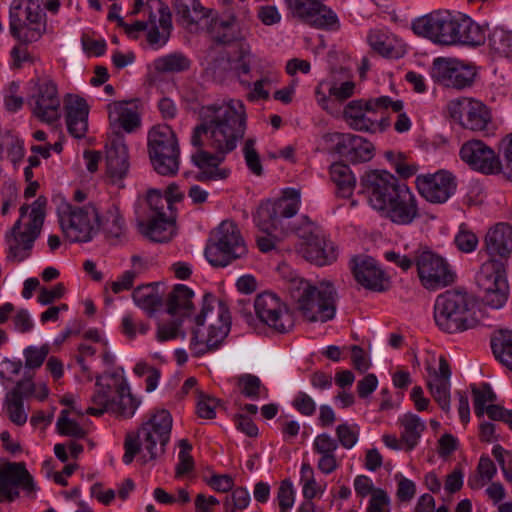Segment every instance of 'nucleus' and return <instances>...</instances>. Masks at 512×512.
Masks as SVG:
<instances>
[{
	"label": "nucleus",
	"instance_id": "f257e3e1",
	"mask_svg": "<svg viewBox=\"0 0 512 512\" xmlns=\"http://www.w3.org/2000/svg\"><path fill=\"white\" fill-rule=\"evenodd\" d=\"M246 129V112L240 100L203 106L200 124L191 135V144L198 148L192 155L193 163L200 169L195 178L199 181L226 179L229 170L219 164L233 151L243 138Z\"/></svg>",
	"mask_w": 512,
	"mask_h": 512
},
{
	"label": "nucleus",
	"instance_id": "f03ea898",
	"mask_svg": "<svg viewBox=\"0 0 512 512\" xmlns=\"http://www.w3.org/2000/svg\"><path fill=\"white\" fill-rule=\"evenodd\" d=\"M483 248L489 258L481 265L476 283L483 292V303L500 309L509 295L506 266L512 254V226L507 222L491 226L485 234Z\"/></svg>",
	"mask_w": 512,
	"mask_h": 512
},
{
	"label": "nucleus",
	"instance_id": "7ed1b4c3",
	"mask_svg": "<svg viewBox=\"0 0 512 512\" xmlns=\"http://www.w3.org/2000/svg\"><path fill=\"white\" fill-rule=\"evenodd\" d=\"M411 29L420 37L441 46H478L485 42V32L470 17L448 10H435L416 18Z\"/></svg>",
	"mask_w": 512,
	"mask_h": 512
},
{
	"label": "nucleus",
	"instance_id": "20e7f679",
	"mask_svg": "<svg viewBox=\"0 0 512 512\" xmlns=\"http://www.w3.org/2000/svg\"><path fill=\"white\" fill-rule=\"evenodd\" d=\"M231 317L225 303L212 294H205L200 312L194 317L190 348L196 356L215 350L227 337Z\"/></svg>",
	"mask_w": 512,
	"mask_h": 512
},
{
	"label": "nucleus",
	"instance_id": "39448f33",
	"mask_svg": "<svg viewBox=\"0 0 512 512\" xmlns=\"http://www.w3.org/2000/svg\"><path fill=\"white\" fill-rule=\"evenodd\" d=\"M288 292L305 321L325 323L335 317L338 293L331 281L321 280L312 284L295 277L289 282Z\"/></svg>",
	"mask_w": 512,
	"mask_h": 512
},
{
	"label": "nucleus",
	"instance_id": "423d86ee",
	"mask_svg": "<svg viewBox=\"0 0 512 512\" xmlns=\"http://www.w3.org/2000/svg\"><path fill=\"white\" fill-rule=\"evenodd\" d=\"M172 416L168 410L160 409L151 414L142 423L137 432H128L124 441L123 462L132 463L135 456L143 449L144 462L155 460L165 453L172 431Z\"/></svg>",
	"mask_w": 512,
	"mask_h": 512
},
{
	"label": "nucleus",
	"instance_id": "0eeeda50",
	"mask_svg": "<svg viewBox=\"0 0 512 512\" xmlns=\"http://www.w3.org/2000/svg\"><path fill=\"white\" fill-rule=\"evenodd\" d=\"M434 320L442 331L459 333L482 323L483 313L469 294L450 290L436 298Z\"/></svg>",
	"mask_w": 512,
	"mask_h": 512
},
{
	"label": "nucleus",
	"instance_id": "6e6552de",
	"mask_svg": "<svg viewBox=\"0 0 512 512\" xmlns=\"http://www.w3.org/2000/svg\"><path fill=\"white\" fill-rule=\"evenodd\" d=\"M46 200L38 198L31 205L27 221L17 220L6 234L7 259L21 262L31 254L35 240L39 237L45 218Z\"/></svg>",
	"mask_w": 512,
	"mask_h": 512
},
{
	"label": "nucleus",
	"instance_id": "1a4fd4ad",
	"mask_svg": "<svg viewBox=\"0 0 512 512\" xmlns=\"http://www.w3.org/2000/svg\"><path fill=\"white\" fill-rule=\"evenodd\" d=\"M148 153L154 170L174 176L179 170L180 149L175 132L168 125L154 126L148 133Z\"/></svg>",
	"mask_w": 512,
	"mask_h": 512
},
{
	"label": "nucleus",
	"instance_id": "9d476101",
	"mask_svg": "<svg viewBox=\"0 0 512 512\" xmlns=\"http://www.w3.org/2000/svg\"><path fill=\"white\" fill-rule=\"evenodd\" d=\"M59 222L65 236L72 242H88L100 229L98 210L93 205L63 204L58 209Z\"/></svg>",
	"mask_w": 512,
	"mask_h": 512
},
{
	"label": "nucleus",
	"instance_id": "9b49d317",
	"mask_svg": "<svg viewBox=\"0 0 512 512\" xmlns=\"http://www.w3.org/2000/svg\"><path fill=\"white\" fill-rule=\"evenodd\" d=\"M46 30L39 0H14L10 8V31L18 40L32 43Z\"/></svg>",
	"mask_w": 512,
	"mask_h": 512
},
{
	"label": "nucleus",
	"instance_id": "f8f14e48",
	"mask_svg": "<svg viewBox=\"0 0 512 512\" xmlns=\"http://www.w3.org/2000/svg\"><path fill=\"white\" fill-rule=\"evenodd\" d=\"M247 248L237 225L232 221H223L216 229L213 241L207 245L205 256L215 267H224L232 260L242 258Z\"/></svg>",
	"mask_w": 512,
	"mask_h": 512
},
{
	"label": "nucleus",
	"instance_id": "ddd939ff",
	"mask_svg": "<svg viewBox=\"0 0 512 512\" xmlns=\"http://www.w3.org/2000/svg\"><path fill=\"white\" fill-rule=\"evenodd\" d=\"M250 18L247 7H231L225 9L219 16L213 9L204 22V31L220 44H230L242 40L244 35L243 25Z\"/></svg>",
	"mask_w": 512,
	"mask_h": 512
},
{
	"label": "nucleus",
	"instance_id": "4468645a",
	"mask_svg": "<svg viewBox=\"0 0 512 512\" xmlns=\"http://www.w3.org/2000/svg\"><path fill=\"white\" fill-rule=\"evenodd\" d=\"M414 262L421 285L430 291L442 289L454 282L455 274L442 256L428 249L415 252Z\"/></svg>",
	"mask_w": 512,
	"mask_h": 512
},
{
	"label": "nucleus",
	"instance_id": "2eb2a0df",
	"mask_svg": "<svg viewBox=\"0 0 512 512\" xmlns=\"http://www.w3.org/2000/svg\"><path fill=\"white\" fill-rule=\"evenodd\" d=\"M362 193L370 206L379 213L387 207L404 183L385 170H371L360 179Z\"/></svg>",
	"mask_w": 512,
	"mask_h": 512
},
{
	"label": "nucleus",
	"instance_id": "dca6fc26",
	"mask_svg": "<svg viewBox=\"0 0 512 512\" xmlns=\"http://www.w3.org/2000/svg\"><path fill=\"white\" fill-rule=\"evenodd\" d=\"M391 108L394 112H399L403 108V102L393 101L388 96H381L374 99L352 100L343 110V116L348 125L357 131H373L376 128V120L369 114H374L379 109Z\"/></svg>",
	"mask_w": 512,
	"mask_h": 512
},
{
	"label": "nucleus",
	"instance_id": "f3484780",
	"mask_svg": "<svg viewBox=\"0 0 512 512\" xmlns=\"http://www.w3.org/2000/svg\"><path fill=\"white\" fill-rule=\"evenodd\" d=\"M259 321L273 332L284 334L294 327V318L287 304L276 294L264 292L254 300Z\"/></svg>",
	"mask_w": 512,
	"mask_h": 512
},
{
	"label": "nucleus",
	"instance_id": "a211bd4d",
	"mask_svg": "<svg viewBox=\"0 0 512 512\" xmlns=\"http://www.w3.org/2000/svg\"><path fill=\"white\" fill-rule=\"evenodd\" d=\"M28 105L40 121H58L61 117V100L56 83L50 78H38L33 83Z\"/></svg>",
	"mask_w": 512,
	"mask_h": 512
},
{
	"label": "nucleus",
	"instance_id": "6ab92c4d",
	"mask_svg": "<svg viewBox=\"0 0 512 512\" xmlns=\"http://www.w3.org/2000/svg\"><path fill=\"white\" fill-rule=\"evenodd\" d=\"M148 203L152 214L147 223H138L140 233L154 242L169 241L175 230L173 213L170 211L168 215L166 212V209H170L169 203L157 191L148 194Z\"/></svg>",
	"mask_w": 512,
	"mask_h": 512
},
{
	"label": "nucleus",
	"instance_id": "aec40b11",
	"mask_svg": "<svg viewBox=\"0 0 512 512\" xmlns=\"http://www.w3.org/2000/svg\"><path fill=\"white\" fill-rule=\"evenodd\" d=\"M448 111L461 127L474 132L487 130L491 123V113L488 107L474 98L454 99L449 102Z\"/></svg>",
	"mask_w": 512,
	"mask_h": 512
},
{
	"label": "nucleus",
	"instance_id": "412c9836",
	"mask_svg": "<svg viewBox=\"0 0 512 512\" xmlns=\"http://www.w3.org/2000/svg\"><path fill=\"white\" fill-rule=\"evenodd\" d=\"M292 14L319 29L337 31L340 22L336 13L319 0H286Z\"/></svg>",
	"mask_w": 512,
	"mask_h": 512
},
{
	"label": "nucleus",
	"instance_id": "4be33fe9",
	"mask_svg": "<svg viewBox=\"0 0 512 512\" xmlns=\"http://www.w3.org/2000/svg\"><path fill=\"white\" fill-rule=\"evenodd\" d=\"M474 66L456 58H437L433 62L432 77L446 87L463 89L474 82Z\"/></svg>",
	"mask_w": 512,
	"mask_h": 512
},
{
	"label": "nucleus",
	"instance_id": "5701e85b",
	"mask_svg": "<svg viewBox=\"0 0 512 512\" xmlns=\"http://www.w3.org/2000/svg\"><path fill=\"white\" fill-rule=\"evenodd\" d=\"M300 205V192L295 189L285 191L284 195L271 204L263 206L259 211L262 222L259 227L271 235L283 226L282 219L294 216Z\"/></svg>",
	"mask_w": 512,
	"mask_h": 512
},
{
	"label": "nucleus",
	"instance_id": "b1692460",
	"mask_svg": "<svg viewBox=\"0 0 512 512\" xmlns=\"http://www.w3.org/2000/svg\"><path fill=\"white\" fill-rule=\"evenodd\" d=\"M415 183L420 195L434 204L445 203L454 194L457 187L455 177L445 170L418 175Z\"/></svg>",
	"mask_w": 512,
	"mask_h": 512
},
{
	"label": "nucleus",
	"instance_id": "393cba45",
	"mask_svg": "<svg viewBox=\"0 0 512 512\" xmlns=\"http://www.w3.org/2000/svg\"><path fill=\"white\" fill-rule=\"evenodd\" d=\"M19 488L28 494L34 492L32 476L21 462H0V491L6 502H12L19 496Z\"/></svg>",
	"mask_w": 512,
	"mask_h": 512
},
{
	"label": "nucleus",
	"instance_id": "a878e982",
	"mask_svg": "<svg viewBox=\"0 0 512 512\" xmlns=\"http://www.w3.org/2000/svg\"><path fill=\"white\" fill-rule=\"evenodd\" d=\"M460 156L472 169L484 174H496L502 170L499 157L481 140L464 143L460 149Z\"/></svg>",
	"mask_w": 512,
	"mask_h": 512
},
{
	"label": "nucleus",
	"instance_id": "bb28decb",
	"mask_svg": "<svg viewBox=\"0 0 512 512\" xmlns=\"http://www.w3.org/2000/svg\"><path fill=\"white\" fill-rule=\"evenodd\" d=\"M328 139L334 150L351 163L370 161L374 156V145L367 139L350 133H332Z\"/></svg>",
	"mask_w": 512,
	"mask_h": 512
},
{
	"label": "nucleus",
	"instance_id": "cd10ccee",
	"mask_svg": "<svg viewBox=\"0 0 512 512\" xmlns=\"http://www.w3.org/2000/svg\"><path fill=\"white\" fill-rule=\"evenodd\" d=\"M380 214L395 224L408 225L419 217L417 198L404 184Z\"/></svg>",
	"mask_w": 512,
	"mask_h": 512
},
{
	"label": "nucleus",
	"instance_id": "c85d7f7f",
	"mask_svg": "<svg viewBox=\"0 0 512 512\" xmlns=\"http://www.w3.org/2000/svg\"><path fill=\"white\" fill-rule=\"evenodd\" d=\"M96 389L91 396L92 406L86 413L93 416H101L105 412L110 413V408L115 399L116 389H122V375L117 372L105 373L96 377Z\"/></svg>",
	"mask_w": 512,
	"mask_h": 512
},
{
	"label": "nucleus",
	"instance_id": "c756f323",
	"mask_svg": "<svg viewBox=\"0 0 512 512\" xmlns=\"http://www.w3.org/2000/svg\"><path fill=\"white\" fill-rule=\"evenodd\" d=\"M472 394L477 417L481 418L486 413L491 420L503 421L512 430V410H506L493 404L496 401V395L488 384H483L480 387L472 386Z\"/></svg>",
	"mask_w": 512,
	"mask_h": 512
},
{
	"label": "nucleus",
	"instance_id": "7c9ffc66",
	"mask_svg": "<svg viewBox=\"0 0 512 512\" xmlns=\"http://www.w3.org/2000/svg\"><path fill=\"white\" fill-rule=\"evenodd\" d=\"M296 250L306 261L319 267L334 263L338 257L337 247L324 232L313 240L298 243Z\"/></svg>",
	"mask_w": 512,
	"mask_h": 512
},
{
	"label": "nucleus",
	"instance_id": "2f4dec72",
	"mask_svg": "<svg viewBox=\"0 0 512 512\" xmlns=\"http://www.w3.org/2000/svg\"><path fill=\"white\" fill-rule=\"evenodd\" d=\"M173 6L184 29L193 34L204 31V22L210 16L211 9L202 6L199 0H174Z\"/></svg>",
	"mask_w": 512,
	"mask_h": 512
},
{
	"label": "nucleus",
	"instance_id": "473e14b6",
	"mask_svg": "<svg viewBox=\"0 0 512 512\" xmlns=\"http://www.w3.org/2000/svg\"><path fill=\"white\" fill-rule=\"evenodd\" d=\"M63 105L68 132L75 138H83L88 131L89 105L86 100L67 94Z\"/></svg>",
	"mask_w": 512,
	"mask_h": 512
},
{
	"label": "nucleus",
	"instance_id": "72a5a7b5",
	"mask_svg": "<svg viewBox=\"0 0 512 512\" xmlns=\"http://www.w3.org/2000/svg\"><path fill=\"white\" fill-rule=\"evenodd\" d=\"M429 373L427 387L434 400L444 411L450 409V376L451 371L444 357L439 359V370L436 371L430 364L427 365Z\"/></svg>",
	"mask_w": 512,
	"mask_h": 512
},
{
	"label": "nucleus",
	"instance_id": "f704fd0d",
	"mask_svg": "<svg viewBox=\"0 0 512 512\" xmlns=\"http://www.w3.org/2000/svg\"><path fill=\"white\" fill-rule=\"evenodd\" d=\"M129 171L128 150L121 140H114L106 150V175L111 183L122 187Z\"/></svg>",
	"mask_w": 512,
	"mask_h": 512
},
{
	"label": "nucleus",
	"instance_id": "c9c22d12",
	"mask_svg": "<svg viewBox=\"0 0 512 512\" xmlns=\"http://www.w3.org/2000/svg\"><path fill=\"white\" fill-rule=\"evenodd\" d=\"M107 112L114 130L122 129L131 133L140 126V115L132 101H114L107 105Z\"/></svg>",
	"mask_w": 512,
	"mask_h": 512
},
{
	"label": "nucleus",
	"instance_id": "e433bc0d",
	"mask_svg": "<svg viewBox=\"0 0 512 512\" xmlns=\"http://www.w3.org/2000/svg\"><path fill=\"white\" fill-rule=\"evenodd\" d=\"M352 271L355 280L363 287L373 291L385 290L384 272L378 267L374 259L369 257L354 258Z\"/></svg>",
	"mask_w": 512,
	"mask_h": 512
},
{
	"label": "nucleus",
	"instance_id": "4c0bfd02",
	"mask_svg": "<svg viewBox=\"0 0 512 512\" xmlns=\"http://www.w3.org/2000/svg\"><path fill=\"white\" fill-rule=\"evenodd\" d=\"M250 49L241 45L239 56L232 60L227 53H221L209 63L206 71L210 72L214 78L223 77L228 71H234L239 77L247 75L250 72Z\"/></svg>",
	"mask_w": 512,
	"mask_h": 512
},
{
	"label": "nucleus",
	"instance_id": "58836bf2",
	"mask_svg": "<svg viewBox=\"0 0 512 512\" xmlns=\"http://www.w3.org/2000/svg\"><path fill=\"white\" fill-rule=\"evenodd\" d=\"M157 2V9L160 14L158 24H156V16L153 14L149 15V27L147 32V41L152 46L161 47L169 39L170 31L172 28L171 13L167 6L162 2Z\"/></svg>",
	"mask_w": 512,
	"mask_h": 512
},
{
	"label": "nucleus",
	"instance_id": "ea45409f",
	"mask_svg": "<svg viewBox=\"0 0 512 512\" xmlns=\"http://www.w3.org/2000/svg\"><path fill=\"white\" fill-rule=\"evenodd\" d=\"M140 402L130 393L129 387L122 376V389H116L115 399L110 408V413L117 418H132Z\"/></svg>",
	"mask_w": 512,
	"mask_h": 512
},
{
	"label": "nucleus",
	"instance_id": "a19ab883",
	"mask_svg": "<svg viewBox=\"0 0 512 512\" xmlns=\"http://www.w3.org/2000/svg\"><path fill=\"white\" fill-rule=\"evenodd\" d=\"M194 292L185 285L179 284L170 292L167 299V312L170 315L188 316L193 309Z\"/></svg>",
	"mask_w": 512,
	"mask_h": 512
},
{
	"label": "nucleus",
	"instance_id": "79ce46f5",
	"mask_svg": "<svg viewBox=\"0 0 512 512\" xmlns=\"http://www.w3.org/2000/svg\"><path fill=\"white\" fill-rule=\"evenodd\" d=\"M402 427L401 441L407 450H412L425 430V423L415 414L407 413L399 418Z\"/></svg>",
	"mask_w": 512,
	"mask_h": 512
},
{
	"label": "nucleus",
	"instance_id": "37998d69",
	"mask_svg": "<svg viewBox=\"0 0 512 512\" xmlns=\"http://www.w3.org/2000/svg\"><path fill=\"white\" fill-rule=\"evenodd\" d=\"M33 384L30 381L20 382L11 394L8 400L7 411L9 419L16 425L21 426L27 421V414L24 410L21 395L23 393H31Z\"/></svg>",
	"mask_w": 512,
	"mask_h": 512
},
{
	"label": "nucleus",
	"instance_id": "c03bdc74",
	"mask_svg": "<svg viewBox=\"0 0 512 512\" xmlns=\"http://www.w3.org/2000/svg\"><path fill=\"white\" fill-rule=\"evenodd\" d=\"M331 180L337 186L338 194L348 198L353 194L356 179L350 167L343 163H334L330 167Z\"/></svg>",
	"mask_w": 512,
	"mask_h": 512
},
{
	"label": "nucleus",
	"instance_id": "a18cd8bd",
	"mask_svg": "<svg viewBox=\"0 0 512 512\" xmlns=\"http://www.w3.org/2000/svg\"><path fill=\"white\" fill-rule=\"evenodd\" d=\"M497 473V468L488 456H481L476 472L469 476L467 485L473 490H480L490 482Z\"/></svg>",
	"mask_w": 512,
	"mask_h": 512
},
{
	"label": "nucleus",
	"instance_id": "49530a36",
	"mask_svg": "<svg viewBox=\"0 0 512 512\" xmlns=\"http://www.w3.org/2000/svg\"><path fill=\"white\" fill-rule=\"evenodd\" d=\"M153 66L159 73H179L189 69L190 60L184 54L175 52L158 57Z\"/></svg>",
	"mask_w": 512,
	"mask_h": 512
},
{
	"label": "nucleus",
	"instance_id": "de8ad7c7",
	"mask_svg": "<svg viewBox=\"0 0 512 512\" xmlns=\"http://www.w3.org/2000/svg\"><path fill=\"white\" fill-rule=\"evenodd\" d=\"M132 297L136 305L146 311L149 315H153L154 312L162 305L161 297L151 286L137 287L133 291Z\"/></svg>",
	"mask_w": 512,
	"mask_h": 512
},
{
	"label": "nucleus",
	"instance_id": "09e8293b",
	"mask_svg": "<svg viewBox=\"0 0 512 512\" xmlns=\"http://www.w3.org/2000/svg\"><path fill=\"white\" fill-rule=\"evenodd\" d=\"M368 42L371 48L385 57L395 56V45L397 39L393 35L382 30H372L368 35Z\"/></svg>",
	"mask_w": 512,
	"mask_h": 512
},
{
	"label": "nucleus",
	"instance_id": "8fccbe9b",
	"mask_svg": "<svg viewBox=\"0 0 512 512\" xmlns=\"http://www.w3.org/2000/svg\"><path fill=\"white\" fill-rule=\"evenodd\" d=\"M100 227L103 228L107 236L112 238H119L124 234V219L117 207L113 206L106 212L104 220L100 221Z\"/></svg>",
	"mask_w": 512,
	"mask_h": 512
},
{
	"label": "nucleus",
	"instance_id": "3c124183",
	"mask_svg": "<svg viewBox=\"0 0 512 512\" xmlns=\"http://www.w3.org/2000/svg\"><path fill=\"white\" fill-rule=\"evenodd\" d=\"M489 46L497 54L512 56V32L495 28L489 35Z\"/></svg>",
	"mask_w": 512,
	"mask_h": 512
},
{
	"label": "nucleus",
	"instance_id": "603ef678",
	"mask_svg": "<svg viewBox=\"0 0 512 512\" xmlns=\"http://www.w3.org/2000/svg\"><path fill=\"white\" fill-rule=\"evenodd\" d=\"M291 232L298 237L299 243H304L317 238L323 230L307 216H302L294 222Z\"/></svg>",
	"mask_w": 512,
	"mask_h": 512
},
{
	"label": "nucleus",
	"instance_id": "864d4df0",
	"mask_svg": "<svg viewBox=\"0 0 512 512\" xmlns=\"http://www.w3.org/2000/svg\"><path fill=\"white\" fill-rule=\"evenodd\" d=\"M303 497L306 500H312L323 493V489L317 484L314 477V470L309 463H303L301 466V478Z\"/></svg>",
	"mask_w": 512,
	"mask_h": 512
},
{
	"label": "nucleus",
	"instance_id": "5fc2aeb1",
	"mask_svg": "<svg viewBox=\"0 0 512 512\" xmlns=\"http://www.w3.org/2000/svg\"><path fill=\"white\" fill-rule=\"evenodd\" d=\"M68 410H62L57 420V430L61 435L72 438H84L86 430L75 420L69 418Z\"/></svg>",
	"mask_w": 512,
	"mask_h": 512
},
{
	"label": "nucleus",
	"instance_id": "6e6d98bb",
	"mask_svg": "<svg viewBox=\"0 0 512 512\" xmlns=\"http://www.w3.org/2000/svg\"><path fill=\"white\" fill-rule=\"evenodd\" d=\"M250 503L249 492L242 487L233 490L232 494L226 496L224 507L226 512H236L237 510H244Z\"/></svg>",
	"mask_w": 512,
	"mask_h": 512
},
{
	"label": "nucleus",
	"instance_id": "4d7b16f0",
	"mask_svg": "<svg viewBox=\"0 0 512 512\" xmlns=\"http://www.w3.org/2000/svg\"><path fill=\"white\" fill-rule=\"evenodd\" d=\"M336 436L338 442L345 449H351L355 446L359 438V427L356 424L342 423L336 427Z\"/></svg>",
	"mask_w": 512,
	"mask_h": 512
},
{
	"label": "nucleus",
	"instance_id": "13d9d810",
	"mask_svg": "<svg viewBox=\"0 0 512 512\" xmlns=\"http://www.w3.org/2000/svg\"><path fill=\"white\" fill-rule=\"evenodd\" d=\"M454 243L463 253H471L476 250L479 240L477 235L465 226H461L455 235Z\"/></svg>",
	"mask_w": 512,
	"mask_h": 512
},
{
	"label": "nucleus",
	"instance_id": "bf43d9fd",
	"mask_svg": "<svg viewBox=\"0 0 512 512\" xmlns=\"http://www.w3.org/2000/svg\"><path fill=\"white\" fill-rule=\"evenodd\" d=\"M179 463L176 466V476L181 477L194 469V461L190 454L191 444L186 439L179 441Z\"/></svg>",
	"mask_w": 512,
	"mask_h": 512
},
{
	"label": "nucleus",
	"instance_id": "052dcab7",
	"mask_svg": "<svg viewBox=\"0 0 512 512\" xmlns=\"http://www.w3.org/2000/svg\"><path fill=\"white\" fill-rule=\"evenodd\" d=\"M121 328L123 334L129 339H134L137 335H145L149 331V324L133 318L131 315H125L122 318Z\"/></svg>",
	"mask_w": 512,
	"mask_h": 512
},
{
	"label": "nucleus",
	"instance_id": "680f3d73",
	"mask_svg": "<svg viewBox=\"0 0 512 512\" xmlns=\"http://www.w3.org/2000/svg\"><path fill=\"white\" fill-rule=\"evenodd\" d=\"M185 333L182 330L181 320H173L167 323H161L158 325L156 337L158 341H168L177 337H184Z\"/></svg>",
	"mask_w": 512,
	"mask_h": 512
},
{
	"label": "nucleus",
	"instance_id": "e2e57ef3",
	"mask_svg": "<svg viewBox=\"0 0 512 512\" xmlns=\"http://www.w3.org/2000/svg\"><path fill=\"white\" fill-rule=\"evenodd\" d=\"M277 500L281 512H287L293 507L295 501V490L289 479H285L280 483L277 492Z\"/></svg>",
	"mask_w": 512,
	"mask_h": 512
},
{
	"label": "nucleus",
	"instance_id": "0e129e2a",
	"mask_svg": "<svg viewBox=\"0 0 512 512\" xmlns=\"http://www.w3.org/2000/svg\"><path fill=\"white\" fill-rule=\"evenodd\" d=\"M243 153L245 157L246 164L250 171L257 175L261 176L263 173V167L261 164V160L259 154L255 149V140L248 139L246 140L243 148Z\"/></svg>",
	"mask_w": 512,
	"mask_h": 512
},
{
	"label": "nucleus",
	"instance_id": "69168bd1",
	"mask_svg": "<svg viewBox=\"0 0 512 512\" xmlns=\"http://www.w3.org/2000/svg\"><path fill=\"white\" fill-rule=\"evenodd\" d=\"M49 353L48 345L41 347L29 346L24 350L25 367L29 369L39 368Z\"/></svg>",
	"mask_w": 512,
	"mask_h": 512
},
{
	"label": "nucleus",
	"instance_id": "338daca9",
	"mask_svg": "<svg viewBox=\"0 0 512 512\" xmlns=\"http://www.w3.org/2000/svg\"><path fill=\"white\" fill-rule=\"evenodd\" d=\"M389 505L390 498L387 492L378 488L371 494L367 512H389Z\"/></svg>",
	"mask_w": 512,
	"mask_h": 512
},
{
	"label": "nucleus",
	"instance_id": "774afa93",
	"mask_svg": "<svg viewBox=\"0 0 512 512\" xmlns=\"http://www.w3.org/2000/svg\"><path fill=\"white\" fill-rule=\"evenodd\" d=\"M501 150L504 158L501 172H503L507 179L512 180V133L502 140Z\"/></svg>",
	"mask_w": 512,
	"mask_h": 512
}]
</instances>
